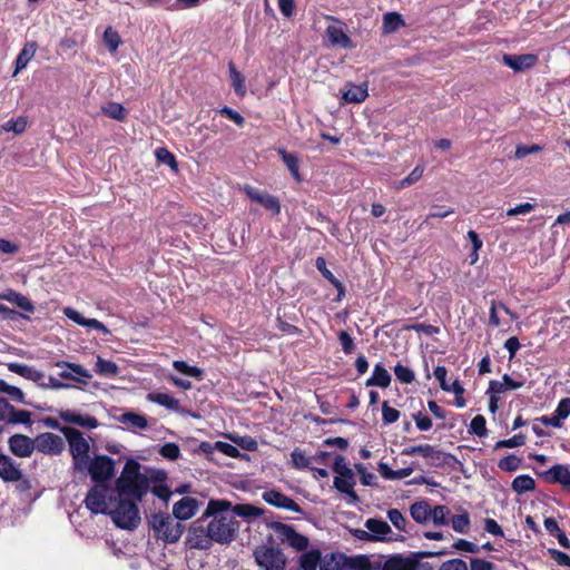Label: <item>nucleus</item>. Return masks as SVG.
I'll return each mask as SVG.
<instances>
[{
	"label": "nucleus",
	"mask_w": 570,
	"mask_h": 570,
	"mask_svg": "<svg viewBox=\"0 0 570 570\" xmlns=\"http://www.w3.org/2000/svg\"><path fill=\"white\" fill-rule=\"evenodd\" d=\"M37 51V43L33 41L27 42L21 51L19 52L17 59H16V70L13 72V76H16L19 71L24 69L30 60L35 57Z\"/></svg>",
	"instance_id": "cd10ccee"
},
{
	"label": "nucleus",
	"mask_w": 570,
	"mask_h": 570,
	"mask_svg": "<svg viewBox=\"0 0 570 570\" xmlns=\"http://www.w3.org/2000/svg\"><path fill=\"white\" fill-rule=\"evenodd\" d=\"M451 511L446 505L431 507V521L434 525H446L450 522Z\"/></svg>",
	"instance_id": "4c0bfd02"
},
{
	"label": "nucleus",
	"mask_w": 570,
	"mask_h": 570,
	"mask_svg": "<svg viewBox=\"0 0 570 570\" xmlns=\"http://www.w3.org/2000/svg\"><path fill=\"white\" fill-rule=\"evenodd\" d=\"M503 63L511 68L515 72H522L530 68H532L537 61L538 57L533 53L525 55H503Z\"/></svg>",
	"instance_id": "f3484780"
},
{
	"label": "nucleus",
	"mask_w": 570,
	"mask_h": 570,
	"mask_svg": "<svg viewBox=\"0 0 570 570\" xmlns=\"http://www.w3.org/2000/svg\"><path fill=\"white\" fill-rule=\"evenodd\" d=\"M159 453H160L164 458H166V459H168V460L174 461V460H176V459H178V458H179V455H180V449H179V446H178L176 443H171V442H169V443L164 444V445L160 448Z\"/></svg>",
	"instance_id": "680f3d73"
},
{
	"label": "nucleus",
	"mask_w": 570,
	"mask_h": 570,
	"mask_svg": "<svg viewBox=\"0 0 570 570\" xmlns=\"http://www.w3.org/2000/svg\"><path fill=\"white\" fill-rule=\"evenodd\" d=\"M95 370L99 375L108 377H114L119 373V367L115 362L100 356H97Z\"/></svg>",
	"instance_id": "e433bc0d"
},
{
	"label": "nucleus",
	"mask_w": 570,
	"mask_h": 570,
	"mask_svg": "<svg viewBox=\"0 0 570 570\" xmlns=\"http://www.w3.org/2000/svg\"><path fill=\"white\" fill-rule=\"evenodd\" d=\"M391 383V375L387 372L385 367H383L381 364H376L374 366L372 376L367 379L366 385L367 386H379L382 389H385Z\"/></svg>",
	"instance_id": "c85d7f7f"
},
{
	"label": "nucleus",
	"mask_w": 570,
	"mask_h": 570,
	"mask_svg": "<svg viewBox=\"0 0 570 570\" xmlns=\"http://www.w3.org/2000/svg\"><path fill=\"white\" fill-rule=\"evenodd\" d=\"M417 560L412 557L393 556L383 564V570H416Z\"/></svg>",
	"instance_id": "b1692460"
},
{
	"label": "nucleus",
	"mask_w": 570,
	"mask_h": 570,
	"mask_svg": "<svg viewBox=\"0 0 570 570\" xmlns=\"http://www.w3.org/2000/svg\"><path fill=\"white\" fill-rule=\"evenodd\" d=\"M8 368L16 373V374H19L28 380H31V381H40L42 377H43V374L36 370L35 367H31V366H28V365H24V364H20V363H10L8 365Z\"/></svg>",
	"instance_id": "473e14b6"
},
{
	"label": "nucleus",
	"mask_w": 570,
	"mask_h": 570,
	"mask_svg": "<svg viewBox=\"0 0 570 570\" xmlns=\"http://www.w3.org/2000/svg\"><path fill=\"white\" fill-rule=\"evenodd\" d=\"M365 529L370 530L372 541H392L393 532L387 522L381 519H367L365 521Z\"/></svg>",
	"instance_id": "2eb2a0df"
},
{
	"label": "nucleus",
	"mask_w": 570,
	"mask_h": 570,
	"mask_svg": "<svg viewBox=\"0 0 570 570\" xmlns=\"http://www.w3.org/2000/svg\"><path fill=\"white\" fill-rule=\"evenodd\" d=\"M104 41L110 52H116L121 43L119 33L111 27L106 28L104 32Z\"/></svg>",
	"instance_id": "3c124183"
},
{
	"label": "nucleus",
	"mask_w": 570,
	"mask_h": 570,
	"mask_svg": "<svg viewBox=\"0 0 570 570\" xmlns=\"http://www.w3.org/2000/svg\"><path fill=\"white\" fill-rule=\"evenodd\" d=\"M293 465L296 469H306L311 468V459L307 458L302 451L294 450L291 454Z\"/></svg>",
	"instance_id": "e2e57ef3"
},
{
	"label": "nucleus",
	"mask_w": 570,
	"mask_h": 570,
	"mask_svg": "<svg viewBox=\"0 0 570 570\" xmlns=\"http://www.w3.org/2000/svg\"><path fill=\"white\" fill-rule=\"evenodd\" d=\"M214 449L229 458H238L240 455L239 450L235 445L227 442L217 441L214 444Z\"/></svg>",
	"instance_id": "bf43d9fd"
},
{
	"label": "nucleus",
	"mask_w": 570,
	"mask_h": 570,
	"mask_svg": "<svg viewBox=\"0 0 570 570\" xmlns=\"http://www.w3.org/2000/svg\"><path fill=\"white\" fill-rule=\"evenodd\" d=\"M344 556L341 553H330L321 557L320 570H342Z\"/></svg>",
	"instance_id": "c9c22d12"
},
{
	"label": "nucleus",
	"mask_w": 570,
	"mask_h": 570,
	"mask_svg": "<svg viewBox=\"0 0 570 570\" xmlns=\"http://www.w3.org/2000/svg\"><path fill=\"white\" fill-rule=\"evenodd\" d=\"M387 518L391 523L401 532L407 533V521L402 514V512L397 509H391L387 511Z\"/></svg>",
	"instance_id": "8fccbe9b"
},
{
	"label": "nucleus",
	"mask_w": 570,
	"mask_h": 570,
	"mask_svg": "<svg viewBox=\"0 0 570 570\" xmlns=\"http://www.w3.org/2000/svg\"><path fill=\"white\" fill-rule=\"evenodd\" d=\"M229 77L232 80V87L239 97H244L247 92L245 85V77L236 69L233 62L228 63Z\"/></svg>",
	"instance_id": "72a5a7b5"
},
{
	"label": "nucleus",
	"mask_w": 570,
	"mask_h": 570,
	"mask_svg": "<svg viewBox=\"0 0 570 570\" xmlns=\"http://www.w3.org/2000/svg\"><path fill=\"white\" fill-rule=\"evenodd\" d=\"M410 514L415 522L424 524L431 521V505L425 500L414 502L410 507Z\"/></svg>",
	"instance_id": "a878e982"
},
{
	"label": "nucleus",
	"mask_w": 570,
	"mask_h": 570,
	"mask_svg": "<svg viewBox=\"0 0 570 570\" xmlns=\"http://www.w3.org/2000/svg\"><path fill=\"white\" fill-rule=\"evenodd\" d=\"M254 558L262 570H284L287 562L282 550L274 544L257 547L254 550Z\"/></svg>",
	"instance_id": "423d86ee"
},
{
	"label": "nucleus",
	"mask_w": 570,
	"mask_h": 570,
	"mask_svg": "<svg viewBox=\"0 0 570 570\" xmlns=\"http://www.w3.org/2000/svg\"><path fill=\"white\" fill-rule=\"evenodd\" d=\"M3 298L17 305L18 307L26 312H33L35 309L33 304L30 302V299L17 292L10 291L3 295Z\"/></svg>",
	"instance_id": "58836bf2"
},
{
	"label": "nucleus",
	"mask_w": 570,
	"mask_h": 570,
	"mask_svg": "<svg viewBox=\"0 0 570 570\" xmlns=\"http://www.w3.org/2000/svg\"><path fill=\"white\" fill-rule=\"evenodd\" d=\"M333 471L337 475H344L350 473H353V470L350 468L348 463L346 462L345 458L342 455H336L334 463H333Z\"/></svg>",
	"instance_id": "69168bd1"
},
{
	"label": "nucleus",
	"mask_w": 570,
	"mask_h": 570,
	"mask_svg": "<svg viewBox=\"0 0 570 570\" xmlns=\"http://www.w3.org/2000/svg\"><path fill=\"white\" fill-rule=\"evenodd\" d=\"M275 530L282 543L287 544L295 551H305L308 548V538L298 533L292 525L277 523Z\"/></svg>",
	"instance_id": "9d476101"
},
{
	"label": "nucleus",
	"mask_w": 570,
	"mask_h": 570,
	"mask_svg": "<svg viewBox=\"0 0 570 570\" xmlns=\"http://www.w3.org/2000/svg\"><path fill=\"white\" fill-rule=\"evenodd\" d=\"M0 478L10 482L21 479V471L13 460L7 455H0Z\"/></svg>",
	"instance_id": "393cba45"
},
{
	"label": "nucleus",
	"mask_w": 570,
	"mask_h": 570,
	"mask_svg": "<svg viewBox=\"0 0 570 570\" xmlns=\"http://www.w3.org/2000/svg\"><path fill=\"white\" fill-rule=\"evenodd\" d=\"M554 413L564 422V420L570 415V397L561 399L554 410Z\"/></svg>",
	"instance_id": "338daca9"
},
{
	"label": "nucleus",
	"mask_w": 570,
	"mask_h": 570,
	"mask_svg": "<svg viewBox=\"0 0 570 570\" xmlns=\"http://www.w3.org/2000/svg\"><path fill=\"white\" fill-rule=\"evenodd\" d=\"M471 431L476 434L478 436H485L488 433L487 426H485V419L483 415H476L472 419L470 423Z\"/></svg>",
	"instance_id": "052dcab7"
},
{
	"label": "nucleus",
	"mask_w": 570,
	"mask_h": 570,
	"mask_svg": "<svg viewBox=\"0 0 570 570\" xmlns=\"http://www.w3.org/2000/svg\"><path fill=\"white\" fill-rule=\"evenodd\" d=\"M525 443V436L523 434H515L510 439L498 441L495 444V449L501 448H519Z\"/></svg>",
	"instance_id": "13d9d810"
},
{
	"label": "nucleus",
	"mask_w": 570,
	"mask_h": 570,
	"mask_svg": "<svg viewBox=\"0 0 570 570\" xmlns=\"http://www.w3.org/2000/svg\"><path fill=\"white\" fill-rule=\"evenodd\" d=\"M435 453H436V451L430 444L413 445V446L405 448L402 451L403 455L410 456V455L420 454L424 458H433Z\"/></svg>",
	"instance_id": "a18cd8bd"
},
{
	"label": "nucleus",
	"mask_w": 570,
	"mask_h": 570,
	"mask_svg": "<svg viewBox=\"0 0 570 570\" xmlns=\"http://www.w3.org/2000/svg\"><path fill=\"white\" fill-rule=\"evenodd\" d=\"M10 451L19 458H28L35 451V440L23 434H14L9 439Z\"/></svg>",
	"instance_id": "412c9836"
},
{
	"label": "nucleus",
	"mask_w": 570,
	"mask_h": 570,
	"mask_svg": "<svg viewBox=\"0 0 570 570\" xmlns=\"http://www.w3.org/2000/svg\"><path fill=\"white\" fill-rule=\"evenodd\" d=\"M355 478L354 472L350 473V475H336L334 478V487L337 491L346 494L347 503L351 505H356L360 502V498L354 491Z\"/></svg>",
	"instance_id": "a211bd4d"
},
{
	"label": "nucleus",
	"mask_w": 570,
	"mask_h": 570,
	"mask_svg": "<svg viewBox=\"0 0 570 570\" xmlns=\"http://www.w3.org/2000/svg\"><path fill=\"white\" fill-rule=\"evenodd\" d=\"M199 504L195 498L184 497L173 505L174 518L180 521L189 520L198 511Z\"/></svg>",
	"instance_id": "6ab92c4d"
},
{
	"label": "nucleus",
	"mask_w": 570,
	"mask_h": 570,
	"mask_svg": "<svg viewBox=\"0 0 570 570\" xmlns=\"http://www.w3.org/2000/svg\"><path fill=\"white\" fill-rule=\"evenodd\" d=\"M155 156L159 163L169 166L174 170H177V161L175 159V156L167 148H157L155 150Z\"/></svg>",
	"instance_id": "864d4df0"
},
{
	"label": "nucleus",
	"mask_w": 570,
	"mask_h": 570,
	"mask_svg": "<svg viewBox=\"0 0 570 570\" xmlns=\"http://www.w3.org/2000/svg\"><path fill=\"white\" fill-rule=\"evenodd\" d=\"M120 422L139 430L147 428V419L144 415L134 412L124 413L120 417Z\"/></svg>",
	"instance_id": "ea45409f"
},
{
	"label": "nucleus",
	"mask_w": 570,
	"mask_h": 570,
	"mask_svg": "<svg viewBox=\"0 0 570 570\" xmlns=\"http://www.w3.org/2000/svg\"><path fill=\"white\" fill-rule=\"evenodd\" d=\"M341 92L343 104H361L368 97L366 82L360 85L347 82L344 88L341 89Z\"/></svg>",
	"instance_id": "aec40b11"
},
{
	"label": "nucleus",
	"mask_w": 570,
	"mask_h": 570,
	"mask_svg": "<svg viewBox=\"0 0 570 570\" xmlns=\"http://www.w3.org/2000/svg\"><path fill=\"white\" fill-rule=\"evenodd\" d=\"M404 26L405 21L397 12H387L383 16L382 30L384 33H393Z\"/></svg>",
	"instance_id": "7c9ffc66"
},
{
	"label": "nucleus",
	"mask_w": 570,
	"mask_h": 570,
	"mask_svg": "<svg viewBox=\"0 0 570 570\" xmlns=\"http://www.w3.org/2000/svg\"><path fill=\"white\" fill-rule=\"evenodd\" d=\"M316 268L321 274L337 289L343 291L342 283L334 276V274L326 267V262L323 257H317L315 262Z\"/></svg>",
	"instance_id": "37998d69"
},
{
	"label": "nucleus",
	"mask_w": 570,
	"mask_h": 570,
	"mask_svg": "<svg viewBox=\"0 0 570 570\" xmlns=\"http://www.w3.org/2000/svg\"><path fill=\"white\" fill-rule=\"evenodd\" d=\"M230 512L234 513V517H257L261 514V510L249 504H237L234 508L230 507Z\"/></svg>",
	"instance_id": "5fc2aeb1"
},
{
	"label": "nucleus",
	"mask_w": 570,
	"mask_h": 570,
	"mask_svg": "<svg viewBox=\"0 0 570 570\" xmlns=\"http://www.w3.org/2000/svg\"><path fill=\"white\" fill-rule=\"evenodd\" d=\"M278 153L282 156L284 164L287 166L293 177L299 180L297 157L294 154L285 151L284 149H279Z\"/></svg>",
	"instance_id": "09e8293b"
},
{
	"label": "nucleus",
	"mask_w": 570,
	"mask_h": 570,
	"mask_svg": "<svg viewBox=\"0 0 570 570\" xmlns=\"http://www.w3.org/2000/svg\"><path fill=\"white\" fill-rule=\"evenodd\" d=\"M114 501V493L106 483L94 485L85 499L86 507L95 514L109 513Z\"/></svg>",
	"instance_id": "0eeeda50"
},
{
	"label": "nucleus",
	"mask_w": 570,
	"mask_h": 570,
	"mask_svg": "<svg viewBox=\"0 0 570 570\" xmlns=\"http://www.w3.org/2000/svg\"><path fill=\"white\" fill-rule=\"evenodd\" d=\"M115 485L116 492L120 498L129 497L140 501L149 491V479L140 472V464L136 460L129 459L125 463Z\"/></svg>",
	"instance_id": "f03ea898"
},
{
	"label": "nucleus",
	"mask_w": 570,
	"mask_h": 570,
	"mask_svg": "<svg viewBox=\"0 0 570 570\" xmlns=\"http://www.w3.org/2000/svg\"><path fill=\"white\" fill-rule=\"evenodd\" d=\"M424 170H425L424 165L420 164V165L415 166L414 169L404 179H402L397 183L395 188L403 189V188H406V187L415 184L416 181H419L422 178Z\"/></svg>",
	"instance_id": "a19ab883"
},
{
	"label": "nucleus",
	"mask_w": 570,
	"mask_h": 570,
	"mask_svg": "<svg viewBox=\"0 0 570 570\" xmlns=\"http://www.w3.org/2000/svg\"><path fill=\"white\" fill-rule=\"evenodd\" d=\"M61 432L69 443V450L72 456L75 470L83 473L86 463L90 460L89 441L83 438L81 432L73 428H62Z\"/></svg>",
	"instance_id": "20e7f679"
},
{
	"label": "nucleus",
	"mask_w": 570,
	"mask_h": 570,
	"mask_svg": "<svg viewBox=\"0 0 570 570\" xmlns=\"http://www.w3.org/2000/svg\"><path fill=\"white\" fill-rule=\"evenodd\" d=\"M512 490L518 493L522 494L529 491L534 490L535 482L534 479L528 474H521L514 478L511 484Z\"/></svg>",
	"instance_id": "f704fd0d"
},
{
	"label": "nucleus",
	"mask_w": 570,
	"mask_h": 570,
	"mask_svg": "<svg viewBox=\"0 0 570 570\" xmlns=\"http://www.w3.org/2000/svg\"><path fill=\"white\" fill-rule=\"evenodd\" d=\"M440 570H468V566L461 559H452L443 562Z\"/></svg>",
	"instance_id": "774afa93"
},
{
	"label": "nucleus",
	"mask_w": 570,
	"mask_h": 570,
	"mask_svg": "<svg viewBox=\"0 0 570 570\" xmlns=\"http://www.w3.org/2000/svg\"><path fill=\"white\" fill-rule=\"evenodd\" d=\"M59 417L63 422L71 423L88 430H92L98 426V421L96 417L75 410H62L59 412Z\"/></svg>",
	"instance_id": "dca6fc26"
},
{
	"label": "nucleus",
	"mask_w": 570,
	"mask_h": 570,
	"mask_svg": "<svg viewBox=\"0 0 570 570\" xmlns=\"http://www.w3.org/2000/svg\"><path fill=\"white\" fill-rule=\"evenodd\" d=\"M63 449L65 442L62 438L55 433H41L35 439V450L43 454L57 455L60 454Z\"/></svg>",
	"instance_id": "f8f14e48"
},
{
	"label": "nucleus",
	"mask_w": 570,
	"mask_h": 570,
	"mask_svg": "<svg viewBox=\"0 0 570 570\" xmlns=\"http://www.w3.org/2000/svg\"><path fill=\"white\" fill-rule=\"evenodd\" d=\"M399 417H400V412L396 409L391 407L387 402H384L382 405V419H383L384 423L385 424L394 423L399 420Z\"/></svg>",
	"instance_id": "0e129e2a"
},
{
	"label": "nucleus",
	"mask_w": 570,
	"mask_h": 570,
	"mask_svg": "<svg viewBox=\"0 0 570 570\" xmlns=\"http://www.w3.org/2000/svg\"><path fill=\"white\" fill-rule=\"evenodd\" d=\"M102 112L115 120L122 121L126 118L124 107L118 102H109L101 107Z\"/></svg>",
	"instance_id": "c03bdc74"
},
{
	"label": "nucleus",
	"mask_w": 570,
	"mask_h": 570,
	"mask_svg": "<svg viewBox=\"0 0 570 570\" xmlns=\"http://www.w3.org/2000/svg\"><path fill=\"white\" fill-rule=\"evenodd\" d=\"M173 367L186 375V376H190V377H195V379H202L203 376V370L197 367V366H191L189 364H187L186 362L184 361H174L173 362Z\"/></svg>",
	"instance_id": "79ce46f5"
},
{
	"label": "nucleus",
	"mask_w": 570,
	"mask_h": 570,
	"mask_svg": "<svg viewBox=\"0 0 570 570\" xmlns=\"http://www.w3.org/2000/svg\"><path fill=\"white\" fill-rule=\"evenodd\" d=\"M149 527L157 539L168 543L177 542L184 532V525L168 513H155L149 519Z\"/></svg>",
	"instance_id": "7ed1b4c3"
},
{
	"label": "nucleus",
	"mask_w": 570,
	"mask_h": 570,
	"mask_svg": "<svg viewBox=\"0 0 570 570\" xmlns=\"http://www.w3.org/2000/svg\"><path fill=\"white\" fill-rule=\"evenodd\" d=\"M394 374L396 379L405 384L412 383L415 379L414 372L402 364H396L394 367Z\"/></svg>",
	"instance_id": "4d7b16f0"
},
{
	"label": "nucleus",
	"mask_w": 570,
	"mask_h": 570,
	"mask_svg": "<svg viewBox=\"0 0 570 570\" xmlns=\"http://www.w3.org/2000/svg\"><path fill=\"white\" fill-rule=\"evenodd\" d=\"M204 517H213V520L204 529L194 525L189 533V543L196 549H208L212 541L227 543L234 540L238 530V522L230 512V503L226 500H210L204 512Z\"/></svg>",
	"instance_id": "f257e3e1"
},
{
	"label": "nucleus",
	"mask_w": 570,
	"mask_h": 570,
	"mask_svg": "<svg viewBox=\"0 0 570 570\" xmlns=\"http://www.w3.org/2000/svg\"><path fill=\"white\" fill-rule=\"evenodd\" d=\"M57 366L62 368L59 373L61 379L87 384V380L91 379L92 376L88 370L76 363L59 362L57 363Z\"/></svg>",
	"instance_id": "4468645a"
},
{
	"label": "nucleus",
	"mask_w": 570,
	"mask_h": 570,
	"mask_svg": "<svg viewBox=\"0 0 570 570\" xmlns=\"http://www.w3.org/2000/svg\"><path fill=\"white\" fill-rule=\"evenodd\" d=\"M63 314L66 317H68L69 320H71L72 322L80 326L94 328L102 332L104 334L110 333V331L100 321L96 318H86L72 307H65Z\"/></svg>",
	"instance_id": "4be33fe9"
},
{
	"label": "nucleus",
	"mask_w": 570,
	"mask_h": 570,
	"mask_svg": "<svg viewBox=\"0 0 570 570\" xmlns=\"http://www.w3.org/2000/svg\"><path fill=\"white\" fill-rule=\"evenodd\" d=\"M0 392L8 394L17 402H20V403L24 402V394L21 391V389L10 385L2 380H0Z\"/></svg>",
	"instance_id": "6e6d98bb"
},
{
	"label": "nucleus",
	"mask_w": 570,
	"mask_h": 570,
	"mask_svg": "<svg viewBox=\"0 0 570 570\" xmlns=\"http://www.w3.org/2000/svg\"><path fill=\"white\" fill-rule=\"evenodd\" d=\"M147 400L168 410L180 412V402L168 393L153 392L147 395Z\"/></svg>",
	"instance_id": "bb28decb"
},
{
	"label": "nucleus",
	"mask_w": 570,
	"mask_h": 570,
	"mask_svg": "<svg viewBox=\"0 0 570 570\" xmlns=\"http://www.w3.org/2000/svg\"><path fill=\"white\" fill-rule=\"evenodd\" d=\"M109 514L114 523L124 530H135L141 521L137 504L121 498Z\"/></svg>",
	"instance_id": "39448f33"
},
{
	"label": "nucleus",
	"mask_w": 570,
	"mask_h": 570,
	"mask_svg": "<svg viewBox=\"0 0 570 570\" xmlns=\"http://www.w3.org/2000/svg\"><path fill=\"white\" fill-rule=\"evenodd\" d=\"M326 20L330 21L324 36L326 43L335 48L353 49L355 45L347 35V26L332 16H327Z\"/></svg>",
	"instance_id": "6e6552de"
},
{
	"label": "nucleus",
	"mask_w": 570,
	"mask_h": 570,
	"mask_svg": "<svg viewBox=\"0 0 570 570\" xmlns=\"http://www.w3.org/2000/svg\"><path fill=\"white\" fill-rule=\"evenodd\" d=\"M523 384V381H515L510 375L504 374L501 381L493 380L490 382L488 394H502L508 390H518Z\"/></svg>",
	"instance_id": "5701e85b"
},
{
	"label": "nucleus",
	"mask_w": 570,
	"mask_h": 570,
	"mask_svg": "<svg viewBox=\"0 0 570 570\" xmlns=\"http://www.w3.org/2000/svg\"><path fill=\"white\" fill-rule=\"evenodd\" d=\"M522 460L514 454H510L501 459L498 466L502 471L514 472L520 469Z\"/></svg>",
	"instance_id": "603ef678"
},
{
	"label": "nucleus",
	"mask_w": 570,
	"mask_h": 570,
	"mask_svg": "<svg viewBox=\"0 0 570 570\" xmlns=\"http://www.w3.org/2000/svg\"><path fill=\"white\" fill-rule=\"evenodd\" d=\"M452 529L458 533H466L470 525V517L468 512L452 515L451 519Z\"/></svg>",
	"instance_id": "de8ad7c7"
},
{
	"label": "nucleus",
	"mask_w": 570,
	"mask_h": 570,
	"mask_svg": "<svg viewBox=\"0 0 570 570\" xmlns=\"http://www.w3.org/2000/svg\"><path fill=\"white\" fill-rule=\"evenodd\" d=\"M321 557V551L317 549L304 552L299 558L301 568L298 570H316L317 566L320 567Z\"/></svg>",
	"instance_id": "2f4dec72"
},
{
	"label": "nucleus",
	"mask_w": 570,
	"mask_h": 570,
	"mask_svg": "<svg viewBox=\"0 0 570 570\" xmlns=\"http://www.w3.org/2000/svg\"><path fill=\"white\" fill-rule=\"evenodd\" d=\"M85 472H88L96 483H106L115 473V462L108 455H96L86 463Z\"/></svg>",
	"instance_id": "1a4fd4ad"
},
{
	"label": "nucleus",
	"mask_w": 570,
	"mask_h": 570,
	"mask_svg": "<svg viewBox=\"0 0 570 570\" xmlns=\"http://www.w3.org/2000/svg\"><path fill=\"white\" fill-rule=\"evenodd\" d=\"M28 120L26 117L20 116L6 121L1 127L3 131H12L14 134H22L27 128Z\"/></svg>",
	"instance_id": "49530a36"
},
{
	"label": "nucleus",
	"mask_w": 570,
	"mask_h": 570,
	"mask_svg": "<svg viewBox=\"0 0 570 570\" xmlns=\"http://www.w3.org/2000/svg\"><path fill=\"white\" fill-rule=\"evenodd\" d=\"M262 498L266 503H268L275 508L284 509L287 511L295 512V513L302 512V509L293 499L288 498L287 495L283 494L279 491H276L274 489L266 490L262 494Z\"/></svg>",
	"instance_id": "ddd939ff"
},
{
	"label": "nucleus",
	"mask_w": 570,
	"mask_h": 570,
	"mask_svg": "<svg viewBox=\"0 0 570 570\" xmlns=\"http://www.w3.org/2000/svg\"><path fill=\"white\" fill-rule=\"evenodd\" d=\"M547 475L550 476L552 482L560 483L570 489V470L568 466L556 464L547 471Z\"/></svg>",
	"instance_id": "c756f323"
},
{
	"label": "nucleus",
	"mask_w": 570,
	"mask_h": 570,
	"mask_svg": "<svg viewBox=\"0 0 570 570\" xmlns=\"http://www.w3.org/2000/svg\"><path fill=\"white\" fill-rule=\"evenodd\" d=\"M243 190L252 202L262 205L266 210L271 212L272 215H278L281 213V203L278 198L272 194L250 185L244 186Z\"/></svg>",
	"instance_id": "9b49d317"
}]
</instances>
